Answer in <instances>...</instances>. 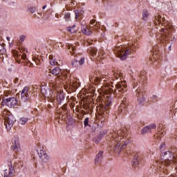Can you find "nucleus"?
Returning <instances> with one entry per match:
<instances>
[{
  "instance_id": "nucleus-1",
  "label": "nucleus",
  "mask_w": 177,
  "mask_h": 177,
  "mask_svg": "<svg viewBox=\"0 0 177 177\" xmlns=\"http://www.w3.org/2000/svg\"><path fill=\"white\" fill-rule=\"evenodd\" d=\"M124 138L121 136H118L114 137L112 139V143L114 145V151L116 153H121L122 150V147H125V146H128V141L124 142Z\"/></svg>"
},
{
  "instance_id": "nucleus-2",
  "label": "nucleus",
  "mask_w": 177,
  "mask_h": 177,
  "mask_svg": "<svg viewBox=\"0 0 177 177\" xmlns=\"http://www.w3.org/2000/svg\"><path fill=\"white\" fill-rule=\"evenodd\" d=\"M3 117L4 118V124L6 129L8 131H10V129H12V127H13V124L16 122V118H15V116L10 114V112L8 111H4L3 112Z\"/></svg>"
},
{
  "instance_id": "nucleus-3",
  "label": "nucleus",
  "mask_w": 177,
  "mask_h": 177,
  "mask_svg": "<svg viewBox=\"0 0 177 177\" xmlns=\"http://www.w3.org/2000/svg\"><path fill=\"white\" fill-rule=\"evenodd\" d=\"M162 160V165H166L167 167H169L172 162H177V158L174 156V153L169 151L164 152Z\"/></svg>"
},
{
  "instance_id": "nucleus-4",
  "label": "nucleus",
  "mask_w": 177,
  "mask_h": 177,
  "mask_svg": "<svg viewBox=\"0 0 177 177\" xmlns=\"http://www.w3.org/2000/svg\"><path fill=\"white\" fill-rule=\"evenodd\" d=\"M116 89L113 90L111 89L112 92H114V95L115 96H118V97H120L123 93H125L127 92V90L125 88H127V84H125V82H120L115 84Z\"/></svg>"
},
{
  "instance_id": "nucleus-5",
  "label": "nucleus",
  "mask_w": 177,
  "mask_h": 177,
  "mask_svg": "<svg viewBox=\"0 0 177 177\" xmlns=\"http://www.w3.org/2000/svg\"><path fill=\"white\" fill-rule=\"evenodd\" d=\"M2 104L3 106H7L10 109H12V107H15L17 104V100L15 97L6 98L3 100Z\"/></svg>"
},
{
  "instance_id": "nucleus-6",
  "label": "nucleus",
  "mask_w": 177,
  "mask_h": 177,
  "mask_svg": "<svg viewBox=\"0 0 177 177\" xmlns=\"http://www.w3.org/2000/svg\"><path fill=\"white\" fill-rule=\"evenodd\" d=\"M110 104H111V102H108L105 105L101 104L98 107V109L101 115L106 117L107 114H109V109L110 108Z\"/></svg>"
},
{
  "instance_id": "nucleus-7",
  "label": "nucleus",
  "mask_w": 177,
  "mask_h": 177,
  "mask_svg": "<svg viewBox=\"0 0 177 177\" xmlns=\"http://www.w3.org/2000/svg\"><path fill=\"white\" fill-rule=\"evenodd\" d=\"M38 156L41 162H43L44 164H46V162H48L49 160H50V158L48 156V153H46V151L44 149H41L38 152Z\"/></svg>"
},
{
  "instance_id": "nucleus-8",
  "label": "nucleus",
  "mask_w": 177,
  "mask_h": 177,
  "mask_svg": "<svg viewBox=\"0 0 177 177\" xmlns=\"http://www.w3.org/2000/svg\"><path fill=\"white\" fill-rule=\"evenodd\" d=\"M132 50H135V46H131L130 49H127L122 54L121 52L118 54V56L120 58V60H127V58L129 55L132 53Z\"/></svg>"
},
{
  "instance_id": "nucleus-9",
  "label": "nucleus",
  "mask_w": 177,
  "mask_h": 177,
  "mask_svg": "<svg viewBox=\"0 0 177 177\" xmlns=\"http://www.w3.org/2000/svg\"><path fill=\"white\" fill-rule=\"evenodd\" d=\"M153 21L156 26H158V24H162L165 27L168 26V24H167V21H165V18L161 17L160 15H156L155 16Z\"/></svg>"
},
{
  "instance_id": "nucleus-10",
  "label": "nucleus",
  "mask_w": 177,
  "mask_h": 177,
  "mask_svg": "<svg viewBox=\"0 0 177 177\" xmlns=\"http://www.w3.org/2000/svg\"><path fill=\"white\" fill-rule=\"evenodd\" d=\"M30 97L28 96V87L26 86L21 92V102H28Z\"/></svg>"
},
{
  "instance_id": "nucleus-11",
  "label": "nucleus",
  "mask_w": 177,
  "mask_h": 177,
  "mask_svg": "<svg viewBox=\"0 0 177 177\" xmlns=\"http://www.w3.org/2000/svg\"><path fill=\"white\" fill-rule=\"evenodd\" d=\"M136 97L138 104H143L145 103V97L143 96V91L142 89L138 88L136 90Z\"/></svg>"
},
{
  "instance_id": "nucleus-12",
  "label": "nucleus",
  "mask_w": 177,
  "mask_h": 177,
  "mask_svg": "<svg viewBox=\"0 0 177 177\" xmlns=\"http://www.w3.org/2000/svg\"><path fill=\"white\" fill-rule=\"evenodd\" d=\"M12 149L15 153L20 151L21 149L20 148V142H19V137H15L12 141Z\"/></svg>"
},
{
  "instance_id": "nucleus-13",
  "label": "nucleus",
  "mask_w": 177,
  "mask_h": 177,
  "mask_svg": "<svg viewBox=\"0 0 177 177\" xmlns=\"http://www.w3.org/2000/svg\"><path fill=\"white\" fill-rule=\"evenodd\" d=\"M168 34H169L168 28L166 27L161 29L160 41H162V42H164V41H168Z\"/></svg>"
},
{
  "instance_id": "nucleus-14",
  "label": "nucleus",
  "mask_w": 177,
  "mask_h": 177,
  "mask_svg": "<svg viewBox=\"0 0 177 177\" xmlns=\"http://www.w3.org/2000/svg\"><path fill=\"white\" fill-rule=\"evenodd\" d=\"M65 98L66 96L64 95V93L63 92L57 93L56 100L59 104H62V103L64 102Z\"/></svg>"
},
{
  "instance_id": "nucleus-15",
  "label": "nucleus",
  "mask_w": 177,
  "mask_h": 177,
  "mask_svg": "<svg viewBox=\"0 0 177 177\" xmlns=\"http://www.w3.org/2000/svg\"><path fill=\"white\" fill-rule=\"evenodd\" d=\"M156 126L154 124L146 126L142 129V133H147L149 132H151V129H156Z\"/></svg>"
},
{
  "instance_id": "nucleus-16",
  "label": "nucleus",
  "mask_w": 177,
  "mask_h": 177,
  "mask_svg": "<svg viewBox=\"0 0 177 177\" xmlns=\"http://www.w3.org/2000/svg\"><path fill=\"white\" fill-rule=\"evenodd\" d=\"M103 160V151H100L95 158V164H100Z\"/></svg>"
},
{
  "instance_id": "nucleus-17",
  "label": "nucleus",
  "mask_w": 177,
  "mask_h": 177,
  "mask_svg": "<svg viewBox=\"0 0 177 177\" xmlns=\"http://www.w3.org/2000/svg\"><path fill=\"white\" fill-rule=\"evenodd\" d=\"M140 161V155H139V153H136L133 159V167H136L139 165Z\"/></svg>"
},
{
  "instance_id": "nucleus-18",
  "label": "nucleus",
  "mask_w": 177,
  "mask_h": 177,
  "mask_svg": "<svg viewBox=\"0 0 177 177\" xmlns=\"http://www.w3.org/2000/svg\"><path fill=\"white\" fill-rule=\"evenodd\" d=\"M13 172H15V168L11 166L9 168V170L4 171V177H12L13 175Z\"/></svg>"
},
{
  "instance_id": "nucleus-19",
  "label": "nucleus",
  "mask_w": 177,
  "mask_h": 177,
  "mask_svg": "<svg viewBox=\"0 0 177 177\" xmlns=\"http://www.w3.org/2000/svg\"><path fill=\"white\" fill-rule=\"evenodd\" d=\"M82 32L85 34V35H92V30L87 26L82 27Z\"/></svg>"
},
{
  "instance_id": "nucleus-20",
  "label": "nucleus",
  "mask_w": 177,
  "mask_h": 177,
  "mask_svg": "<svg viewBox=\"0 0 177 177\" xmlns=\"http://www.w3.org/2000/svg\"><path fill=\"white\" fill-rule=\"evenodd\" d=\"M60 68L59 67H55L54 69H53L52 71V74L53 75H59V74H60Z\"/></svg>"
},
{
  "instance_id": "nucleus-21",
  "label": "nucleus",
  "mask_w": 177,
  "mask_h": 177,
  "mask_svg": "<svg viewBox=\"0 0 177 177\" xmlns=\"http://www.w3.org/2000/svg\"><path fill=\"white\" fill-rule=\"evenodd\" d=\"M91 82H94L95 85H97L102 81V80L99 79L97 77H94L91 79Z\"/></svg>"
},
{
  "instance_id": "nucleus-22",
  "label": "nucleus",
  "mask_w": 177,
  "mask_h": 177,
  "mask_svg": "<svg viewBox=\"0 0 177 177\" xmlns=\"http://www.w3.org/2000/svg\"><path fill=\"white\" fill-rule=\"evenodd\" d=\"M27 121H28V118H21L19 119V122L21 124V125H24V124H26Z\"/></svg>"
},
{
  "instance_id": "nucleus-23",
  "label": "nucleus",
  "mask_w": 177,
  "mask_h": 177,
  "mask_svg": "<svg viewBox=\"0 0 177 177\" xmlns=\"http://www.w3.org/2000/svg\"><path fill=\"white\" fill-rule=\"evenodd\" d=\"M75 28V26L69 27L68 28V31H69V32H71L72 34H75V32H77V30L74 29Z\"/></svg>"
},
{
  "instance_id": "nucleus-24",
  "label": "nucleus",
  "mask_w": 177,
  "mask_h": 177,
  "mask_svg": "<svg viewBox=\"0 0 177 177\" xmlns=\"http://www.w3.org/2000/svg\"><path fill=\"white\" fill-rule=\"evenodd\" d=\"M100 140H102V136H99L97 137H95L93 138V142L96 144L99 143L100 142Z\"/></svg>"
},
{
  "instance_id": "nucleus-25",
  "label": "nucleus",
  "mask_w": 177,
  "mask_h": 177,
  "mask_svg": "<svg viewBox=\"0 0 177 177\" xmlns=\"http://www.w3.org/2000/svg\"><path fill=\"white\" fill-rule=\"evenodd\" d=\"M142 17L144 20H147L149 17V12L147 11H144L142 13Z\"/></svg>"
},
{
  "instance_id": "nucleus-26",
  "label": "nucleus",
  "mask_w": 177,
  "mask_h": 177,
  "mask_svg": "<svg viewBox=\"0 0 177 177\" xmlns=\"http://www.w3.org/2000/svg\"><path fill=\"white\" fill-rule=\"evenodd\" d=\"M48 89L45 87H41V93H42V95H48Z\"/></svg>"
},
{
  "instance_id": "nucleus-27",
  "label": "nucleus",
  "mask_w": 177,
  "mask_h": 177,
  "mask_svg": "<svg viewBox=\"0 0 177 177\" xmlns=\"http://www.w3.org/2000/svg\"><path fill=\"white\" fill-rule=\"evenodd\" d=\"M84 127H89V118H86L84 121Z\"/></svg>"
},
{
  "instance_id": "nucleus-28",
  "label": "nucleus",
  "mask_w": 177,
  "mask_h": 177,
  "mask_svg": "<svg viewBox=\"0 0 177 177\" xmlns=\"http://www.w3.org/2000/svg\"><path fill=\"white\" fill-rule=\"evenodd\" d=\"M91 53L92 56H96V53H97V50H96V48H91Z\"/></svg>"
},
{
  "instance_id": "nucleus-29",
  "label": "nucleus",
  "mask_w": 177,
  "mask_h": 177,
  "mask_svg": "<svg viewBox=\"0 0 177 177\" xmlns=\"http://www.w3.org/2000/svg\"><path fill=\"white\" fill-rule=\"evenodd\" d=\"M77 63H79L80 66H82V64L85 63V58L82 57L79 61H77Z\"/></svg>"
},
{
  "instance_id": "nucleus-30",
  "label": "nucleus",
  "mask_w": 177,
  "mask_h": 177,
  "mask_svg": "<svg viewBox=\"0 0 177 177\" xmlns=\"http://www.w3.org/2000/svg\"><path fill=\"white\" fill-rule=\"evenodd\" d=\"M71 64H72V66H73V67H77V66H78V60H77V59H73V60L72 61Z\"/></svg>"
},
{
  "instance_id": "nucleus-31",
  "label": "nucleus",
  "mask_w": 177,
  "mask_h": 177,
  "mask_svg": "<svg viewBox=\"0 0 177 177\" xmlns=\"http://www.w3.org/2000/svg\"><path fill=\"white\" fill-rule=\"evenodd\" d=\"M57 64V62H56V60L53 59H50V64L51 66H56V64Z\"/></svg>"
},
{
  "instance_id": "nucleus-32",
  "label": "nucleus",
  "mask_w": 177,
  "mask_h": 177,
  "mask_svg": "<svg viewBox=\"0 0 177 177\" xmlns=\"http://www.w3.org/2000/svg\"><path fill=\"white\" fill-rule=\"evenodd\" d=\"M64 19L66 21H68V20H70V13H66L64 15Z\"/></svg>"
},
{
  "instance_id": "nucleus-33",
  "label": "nucleus",
  "mask_w": 177,
  "mask_h": 177,
  "mask_svg": "<svg viewBox=\"0 0 177 177\" xmlns=\"http://www.w3.org/2000/svg\"><path fill=\"white\" fill-rule=\"evenodd\" d=\"M165 147V143L162 142L160 145V151H162L164 150V148Z\"/></svg>"
},
{
  "instance_id": "nucleus-34",
  "label": "nucleus",
  "mask_w": 177,
  "mask_h": 177,
  "mask_svg": "<svg viewBox=\"0 0 177 177\" xmlns=\"http://www.w3.org/2000/svg\"><path fill=\"white\" fill-rule=\"evenodd\" d=\"M35 7H30L28 8L29 12H30V13H34L35 12Z\"/></svg>"
},
{
  "instance_id": "nucleus-35",
  "label": "nucleus",
  "mask_w": 177,
  "mask_h": 177,
  "mask_svg": "<svg viewBox=\"0 0 177 177\" xmlns=\"http://www.w3.org/2000/svg\"><path fill=\"white\" fill-rule=\"evenodd\" d=\"M75 19H80V12L78 10H76L75 12Z\"/></svg>"
},
{
  "instance_id": "nucleus-36",
  "label": "nucleus",
  "mask_w": 177,
  "mask_h": 177,
  "mask_svg": "<svg viewBox=\"0 0 177 177\" xmlns=\"http://www.w3.org/2000/svg\"><path fill=\"white\" fill-rule=\"evenodd\" d=\"M90 24H92L93 26H96V20L92 19V20L90 21Z\"/></svg>"
},
{
  "instance_id": "nucleus-37",
  "label": "nucleus",
  "mask_w": 177,
  "mask_h": 177,
  "mask_svg": "<svg viewBox=\"0 0 177 177\" xmlns=\"http://www.w3.org/2000/svg\"><path fill=\"white\" fill-rule=\"evenodd\" d=\"M24 39H26V36L21 35L20 36V40L21 41V42L24 41Z\"/></svg>"
},
{
  "instance_id": "nucleus-38",
  "label": "nucleus",
  "mask_w": 177,
  "mask_h": 177,
  "mask_svg": "<svg viewBox=\"0 0 177 177\" xmlns=\"http://www.w3.org/2000/svg\"><path fill=\"white\" fill-rule=\"evenodd\" d=\"M151 99L152 100H157L158 99V97L156 95H153L152 97H151Z\"/></svg>"
},
{
  "instance_id": "nucleus-39",
  "label": "nucleus",
  "mask_w": 177,
  "mask_h": 177,
  "mask_svg": "<svg viewBox=\"0 0 177 177\" xmlns=\"http://www.w3.org/2000/svg\"><path fill=\"white\" fill-rule=\"evenodd\" d=\"M68 49L69 50H70V49H71L73 50V52H74V50H75V47H74V46L68 47Z\"/></svg>"
},
{
  "instance_id": "nucleus-40",
  "label": "nucleus",
  "mask_w": 177,
  "mask_h": 177,
  "mask_svg": "<svg viewBox=\"0 0 177 177\" xmlns=\"http://www.w3.org/2000/svg\"><path fill=\"white\" fill-rule=\"evenodd\" d=\"M26 57H27V55L26 54H24L21 55V59H24V60H26Z\"/></svg>"
},
{
  "instance_id": "nucleus-41",
  "label": "nucleus",
  "mask_w": 177,
  "mask_h": 177,
  "mask_svg": "<svg viewBox=\"0 0 177 177\" xmlns=\"http://www.w3.org/2000/svg\"><path fill=\"white\" fill-rule=\"evenodd\" d=\"M66 104H64L62 107V110H67V108L66 107Z\"/></svg>"
},
{
  "instance_id": "nucleus-42",
  "label": "nucleus",
  "mask_w": 177,
  "mask_h": 177,
  "mask_svg": "<svg viewBox=\"0 0 177 177\" xmlns=\"http://www.w3.org/2000/svg\"><path fill=\"white\" fill-rule=\"evenodd\" d=\"M153 57H154V59H157V51H156V52L153 53Z\"/></svg>"
},
{
  "instance_id": "nucleus-43",
  "label": "nucleus",
  "mask_w": 177,
  "mask_h": 177,
  "mask_svg": "<svg viewBox=\"0 0 177 177\" xmlns=\"http://www.w3.org/2000/svg\"><path fill=\"white\" fill-rule=\"evenodd\" d=\"M165 167H168V166L162 165V161H161V166H160V168H165Z\"/></svg>"
},
{
  "instance_id": "nucleus-44",
  "label": "nucleus",
  "mask_w": 177,
  "mask_h": 177,
  "mask_svg": "<svg viewBox=\"0 0 177 177\" xmlns=\"http://www.w3.org/2000/svg\"><path fill=\"white\" fill-rule=\"evenodd\" d=\"M57 77L58 80H60V79L62 78V75H58L57 76Z\"/></svg>"
},
{
  "instance_id": "nucleus-45",
  "label": "nucleus",
  "mask_w": 177,
  "mask_h": 177,
  "mask_svg": "<svg viewBox=\"0 0 177 177\" xmlns=\"http://www.w3.org/2000/svg\"><path fill=\"white\" fill-rule=\"evenodd\" d=\"M46 8V6H44L43 7H42V9H45Z\"/></svg>"
},
{
  "instance_id": "nucleus-46",
  "label": "nucleus",
  "mask_w": 177,
  "mask_h": 177,
  "mask_svg": "<svg viewBox=\"0 0 177 177\" xmlns=\"http://www.w3.org/2000/svg\"><path fill=\"white\" fill-rule=\"evenodd\" d=\"M7 39H8V41H10V37H7Z\"/></svg>"
},
{
  "instance_id": "nucleus-47",
  "label": "nucleus",
  "mask_w": 177,
  "mask_h": 177,
  "mask_svg": "<svg viewBox=\"0 0 177 177\" xmlns=\"http://www.w3.org/2000/svg\"><path fill=\"white\" fill-rule=\"evenodd\" d=\"M119 133H121V131H119L118 132V135H119Z\"/></svg>"
},
{
  "instance_id": "nucleus-48",
  "label": "nucleus",
  "mask_w": 177,
  "mask_h": 177,
  "mask_svg": "<svg viewBox=\"0 0 177 177\" xmlns=\"http://www.w3.org/2000/svg\"><path fill=\"white\" fill-rule=\"evenodd\" d=\"M53 88H55V89H56V86H52Z\"/></svg>"
},
{
  "instance_id": "nucleus-49",
  "label": "nucleus",
  "mask_w": 177,
  "mask_h": 177,
  "mask_svg": "<svg viewBox=\"0 0 177 177\" xmlns=\"http://www.w3.org/2000/svg\"><path fill=\"white\" fill-rule=\"evenodd\" d=\"M169 50H171V46L169 47Z\"/></svg>"
},
{
  "instance_id": "nucleus-50",
  "label": "nucleus",
  "mask_w": 177,
  "mask_h": 177,
  "mask_svg": "<svg viewBox=\"0 0 177 177\" xmlns=\"http://www.w3.org/2000/svg\"><path fill=\"white\" fill-rule=\"evenodd\" d=\"M118 50H121V48H118Z\"/></svg>"
},
{
  "instance_id": "nucleus-51",
  "label": "nucleus",
  "mask_w": 177,
  "mask_h": 177,
  "mask_svg": "<svg viewBox=\"0 0 177 177\" xmlns=\"http://www.w3.org/2000/svg\"><path fill=\"white\" fill-rule=\"evenodd\" d=\"M48 75H49V77H50V74H49Z\"/></svg>"
}]
</instances>
